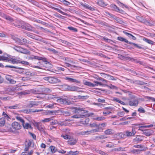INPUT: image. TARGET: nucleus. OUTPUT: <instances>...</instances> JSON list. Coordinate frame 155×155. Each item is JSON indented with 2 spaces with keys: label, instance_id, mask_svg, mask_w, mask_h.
I'll list each match as a JSON object with an SVG mask.
<instances>
[{
  "label": "nucleus",
  "instance_id": "obj_1",
  "mask_svg": "<svg viewBox=\"0 0 155 155\" xmlns=\"http://www.w3.org/2000/svg\"><path fill=\"white\" fill-rule=\"evenodd\" d=\"M14 25L18 28H21L30 31H33L38 34V31H35L34 27L28 23L26 22L21 20L16 21L15 23H13Z\"/></svg>",
  "mask_w": 155,
  "mask_h": 155
},
{
  "label": "nucleus",
  "instance_id": "obj_2",
  "mask_svg": "<svg viewBox=\"0 0 155 155\" xmlns=\"http://www.w3.org/2000/svg\"><path fill=\"white\" fill-rule=\"evenodd\" d=\"M73 109L72 112L74 113H77L78 114L72 116H71V118H82L84 117L85 116L84 115L81 114H80V113L82 110V108L80 107L77 108L76 107H74Z\"/></svg>",
  "mask_w": 155,
  "mask_h": 155
},
{
  "label": "nucleus",
  "instance_id": "obj_3",
  "mask_svg": "<svg viewBox=\"0 0 155 155\" xmlns=\"http://www.w3.org/2000/svg\"><path fill=\"white\" fill-rule=\"evenodd\" d=\"M139 102L137 98L135 96H132V97L128 100V104L130 106H137Z\"/></svg>",
  "mask_w": 155,
  "mask_h": 155
},
{
  "label": "nucleus",
  "instance_id": "obj_4",
  "mask_svg": "<svg viewBox=\"0 0 155 155\" xmlns=\"http://www.w3.org/2000/svg\"><path fill=\"white\" fill-rule=\"evenodd\" d=\"M8 55L6 56L5 55L1 56V61H3L12 63L14 64L13 61H14L15 57L9 58Z\"/></svg>",
  "mask_w": 155,
  "mask_h": 155
},
{
  "label": "nucleus",
  "instance_id": "obj_5",
  "mask_svg": "<svg viewBox=\"0 0 155 155\" xmlns=\"http://www.w3.org/2000/svg\"><path fill=\"white\" fill-rule=\"evenodd\" d=\"M45 80L48 81L49 83L54 84L61 82L59 79L53 77H47L45 78Z\"/></svg>",
  "mask_w": 155,
  "mask_h": 155
},
{
  "label": "nucleus",
  "instance_id": "obj_6",
  "mask_svg": "<svg viewBox=\"0 0 155 155\" xmlns=\"http://www.w3.org/2000/svg\"><path fill=\"white\" fill-rule=\"evenodd\" d=\"M13 62L14 64L21 63L25 65H28L29 64V63L28 62L24 61H21L19 58H18L15 57V58L14 61H13Z\"/></svg>",
  "mask_w": 155,
  "mask_h": 155
},
{
  "label": "nucleus",
  "instance_id": "obj_7",
  "mask_svg": "<svg viewBox=\"0 0 155 155\" xmlns=\"http://www.w3.org/2000/svg\"><path fill=\"white\" fill-rule=\"evenodd\" d=\"M11 126L12 128L15 130H19L22 127V126L21 124L16 121H14L12 122Z\"/></svg>",
  "mask_w": 155,
  "mask_h": 155
},
{
  "label": "nucleus",
  "instance_id": "obj_8",
  "mask_svg": "<svg viewBox=\"0 0 155 155\" xmlns=\"http://www.w3.org/2000/svg\"><path fill=\"white\" fill-rule=\"evenodd\" d=\"M35 125L40 131L42 132L45 134V129L44 126L42 124L36 122L35 123Z\"/></svg>",
  "mask_w": 155,
  "mask_h": 155
},
{
  "label": "nucleus",
  "instance_id": "obj_9",
  "mask_svg": "<svg viewBox=\"0 0 155 155\" xmlns=\"http://www.w3.org/2000/svg\"><path fill=\"white\" fill-rule=\"evenodd\" d=\"M64 79L71 83H73L75 84H80L81 83V81L80 80L69 77H65Z\"/></svg>",
  "mask_w": 155,
  "mask_h": 155
},
{
  "label": "nucleus",
  "instance_id": "obj_10",
  "mask_svg": "<svg viewBox=\"0 0 155 155\" xmlns=\"http://www.w3.org/2000/svg\"><path fill=\"white\" fill-rule=\"evenodd\" d=\"M136 17L137 20L141 22L146 24L149 23L146 19L141 16H137Z\"/></svg>",
  "mask_w": 155,
  "mask_h": 155
},
{
  "label": "nucleus",
  "instance_id": "obj_11",
  "mask_svg": "<svg viewBox=\"0 0 155 155\" xmlns=\"http://www.w3.org/2000/svg\"><path fill=\"white\" fill-rule=\"evenodd\" d=\"M77 142L76 139L70 137L68 141V143L71 145H72L75 144Z\"/></svg>",
  "mask_w": 155,
  "mask_h": 155
},
{
  "label": "nucleus",
  "instance_id": "obj_12",
  "mask_svg": "<svg viewBox=\"0 0 155 155\" xmlns=\"http://www.w3.org/2000/svg\"><path fill=\"white\" fill-rule=\"evenodd\" d=\"M110 7L114 9V10L115 11L121 13L123 12V11L119 9L116 5L114 4H111L110 5Z\"/></svg>",
  "mask_w": 155,
  "mask_h": 155
},
{
  "label": "nucleus",
  "instance_id": "obj_13",
  "mask_svg": "<svg viewBox=\"0 0 155 155\" xmlns=\"http://www.w3.org/2000/svg\"><path fill=\"white\" fill-rule=\"evenodd\" d=\"M67 89L69 91H78L79 88L77 87L73 86H68Z\"/></svg>",
  "mask_w": 155,
  "mask_h": 155
},
{
  "label": "nucleus",
  "instance_id": "obj_14",
  "mask_svg": "<svg viewBox=\"0 0 155 155\" xmlns=\"http://www.w3.org/2000/svg\"><path fill=\"white\" fill-rule=\"evenodd\" d=\"M38 102L35 101H30L29 104L28 105V107L29 108H31L38 105Z\"/></svg>",
  "mask_w": 155,
  "mask_h": 155
},
{
  "label": "nucleus",
  "instance_id": "obj_15",
  "mask_svg": "<svg viewBox=\"0 0 155 155\" xmlns=\"http://www.w3.org/2000/svg\"><path fill=\"white\" fill-rule=\"evenodd\" d=\"M22 125L25 129H28L29 128L32 129L31 125L28 123H25V121H24V123L22 124Z\"/></svg>",
  "mask_w": 155,
  "mask_h": 155
},
{
  "label": "nucleus",
  "instance_id": "obj_16",
  "mask_svg": "<svg viewBox=\"0 0 155 155\" xmlns=\"http://www.w3.org/2000/svg\"><path fill=\"white\" fill-rule=\"evenodd\" d=\"M77 134L80 136H86L90 134L89 131L78 132Z\"/></svg>",
  "mask_w": 155,
  "mask_h": 155
},
{
  "label": "nucleus",
  "instance_id": "obj_17",
  "mask_svg": "<svg viewBox=\"0 0 155 155\" xmlns=\"http://www.w3.org/2000/svg\"><path fill=\"white\" fill-rule=\"evenodd\" d=\"M58 111L61 113L62 114L65 116H69L71 115L70 112L67 111H65L63 110H58Z\"/></svg>",
  "mask_w": 155,
  "mask_h": 155
},
{
  "label": "nucleus",
  "instance_id": "obj_18",
  "mask_svg": "<svg viewBox=\"0 0 155 155\" xmlns=\"http://www.w3.org/2000/svg\"><path fill=\"white\" fill-rule=\"evenodd\" d=\"M6 80L8 81L9 83L11 84H15L16 82L15 81L11 78V76L9 75L6 76Z\"/></svg>",
  "mask_w": 155,
  "mask_h": 155
},
{
  "label": "nucleus",
  "instance_id": "obj_19",
  "mask_svg": "<svg viewBox=\"0 0 155 155\" xmlns=\"http://www.w3.org/2000/svg\"><path fill=\"white\" fill-rule=\"evenodd\" d=\"M107 136L103 135H100L96 136L94 137V140H99L101 139H104L107 138Z\"/></svg>",
  "mask_w": 155,
  "mask_h": 155
},
{
  "label": "nucleus",
  "instance_id": "obj_20",
  "mask_svg": "<svg viewBox=\"0 0 155 155\" xmlns=\"http://www.w3.org/2000/svg\"><path fill=\"white\" fill-rule=\"evenodd\" d=\"M84 84L90 87H94L96 86L97 84H94L91 82L86 81L84 82Z\"/></svg>",
  "mask_w": 155,
  "mask_h": 155
},
{
  "label": "nucleus",
  "instance_id": "obj_21",
  "mask_svg": "<svg viewBox=\"0 0 155 155\" xmlns=\"http://www.w3.org/2000/svg\"><path fill=\"white\" fill-rule=\"evenodd\" d=\"M152 133V130H144L143 131V134L147 136H150Z\"/></svg>",
  "mask_w": 155,
  "mask_h": 155
},
{
  "label": "nucleus",
  "instance_id": "obj_22",
  "mask_svg": "<svg viewBox=\"0 0 155 155\" xmlns=\"http://www.w3.org/2000/svg\"><path fill=\"white\" fill-rule=\"evenodd\" d=\"M123 32L129 38H132V39L134 40H136V38L131 34H130L125 31H123Z\"/></svg>",
  "mask_w": 155,
  "mask_h": 155
},
{
  "label": "nucleus",
  "instance_id": "obj_23",
  "mask_svg": "<svg viewBox=\"0 0 155 155\" xmlns=\"http://www.w3.org/2000/svg\"><path fill=\"white\" fill-rule=\"evenodd\" d=\"M79 153V152L77 151H70L68 152L66 154L68 155H78Z\"/></svg>",
  "mask_w": 155,
  "mask_h": 155
},
{
  "label": "nucleus",
  "instance_id": "obj_24",
  "mask_svg": "<svg viewBox=\"0 0 155 155\" xmlns=\"http://www.w3.org/2000/svg\"><path fill=\"white\" fill-rule=\"evenodd\" d=\"M51 8L56 11L58 12H59L61 14H62L63 15H67V13L62 12V11L60 9H59L58 8H57L56 7H51Z\"/></svg>",
  "mask_w": 155,
  "mask_h": 155
},
{
  "label": "nucleus",
  "instance_id": "obj_25",
  "mask_svg": "<svg viewBox=\"0 0 155 155\" xmlns=\"http://www.w3.org/2000/svg\"><path fill=\"white\" fill-rule=\"evenodd\" d=\"M63 59L64 60H65L67 61L68 62L73 64H75V62L71 58L64 57L63 58Z\"/></svg>",
  "mask_w": 155,
  "mask_h": 155
},
{
  "label": "nucleus",
  "instance_id": "obj_26",
  "mask_svg": "<svg viewBox=\"0 0 155 155\" xmlns=\"http://www.w3.org/2000/svg\"><path fill=\"white\" fill-rule=\"evenodd\" d=\"M54 120V117H51L48 118H45L44 119L42 120L41 122L43 123L48 122Z\"/></svg>",
  "mask_w": 155,
  "mask_h": 155
},
{
  "label": "nucleus",
  "instance_id": "obj_27",
  "mask_svg": "<svg viewBox=\"0 0 155 155\" xmlns=\"http://www.w3.org/2000/svg\"><path fill=\"white\" fill-rule=\"evenodd\" d=\"M57 101L58 103L62 104H66L67 103L66 100L63 98H59L57 100Z\"/></svg>",
  "mask_w": 155,
  "mask_h": 155
},
{
  "label": "nucleus",
  "instance_id": "obj_28",
  "mask_svg": "<svg viewBox=\"0 0 155 155\" xmlns=\"http://www.w3.org/2000/svg\"><path fill=\"white\" fill-rule=\"evenodd\" d=\"M49 148L51 150V152L53 153H54L58 151V149L54 146H50Z\"/></svg>",
  "mask_w": 155,
  "mask_h": 155
},
{
  "label": "nucleus",
  "instance_id": "obj_29",
  "mask_svg": "<svg viewBox=\"0 0 155 155\" xmlns=\"http://www.w3.org/2000/svg\"><path fill=\"white\" fill-rule=\"evenodd\" d=\"M143 40L146 42L151 45H154L155 43V42L152 41L146 38H143Z\"/></svg>",
  "mask_w": 155,
  "mask_h": 155
},
{
  "label": "nucleus",
  "instance_id": "obj_30",
  "mask_svg": "<svg viewBox=\"0 0 155 155\" xmlns=\"http://www.w3.org/2000/svg\"><path fill=\"white\" fill-rule=\"evenodd\" d=\"M117 3L119 5V6L122 8L125 7L126 8H128V7L127 5H126L124 4L123 3H121L118 0H117L116 1Z\"/></svg>",
  "mask_w": 155,
  "mask_h": 155
},
{
  "label": "nucleus",
  "instance_id": "obj_31",
  "mask_svg": "<svg viewBox=\"0 0 155 155\" xmlns=\"http://www.w3.org/2000/svg\"><path fill=\"white\" fill-rule=\"evenodd\" d=\"M30 51L25 48H21L20 53L24 54H27L30 53Z\"/></svg>",
  "mask_w": 155,
  "mask_h": 155
},
{
  "label": "nucleus",
  "instance_id": "obj_32",
  "mask_svg": "<svg viewBox=\"0 0 155 155\" xmlns=\"http://www.w3.org/2000/svg\"><path fill=\"white\" fill-rule=\"evenodd\" d=\"M104 133L107 135H111L113 134V130L111 129H108L104 131Z\"/></svg>",
  "mask_w": 155,
  "mask_h": 155
},
{
  "label": "nucleus",
  "instance_id": "obj_33",
  "mask_svg": "<svg viewBox=\"0 0 155 155\" xmlns=\"http://www.w3.org/2000/svg\"><path fill=\"white\" fill-rule=\"evenodd\" d=\"M56 104H57L55 103H53L51 104H47L46 107L50 109H53L55 108L56 107Z\"/></svg>",
  "mask_w": 155,
  "mask_h": 155
},
{
  "label": "nucleus",
  "instance_id": "obj_34",
  "mask_svg": "<svg viewBox=\"0 0 155 155\" xmlns=\"http://www.w3.org/2000/svg\"><path fill=\"white\" fill-rule=\"evenodd\" d=\"M117 39L119 41H121L124 42L127 44H128V43H129V42L126 39L121 37H118L117 38Z\"/></svg>",
  "mask_w": 155,
  "mask_h": 155
},
{
  "label": "nucleus",
  "instance_id": "obj_35",
  "mask_svg": "<svg viewBox=\"0 0 155 155\" xmlns=\"http://www.w3.org/2000/svg\"><path fill=\"white\" fill-rule=\"evenodd\" d=\"M5 118L2 117L0 118V127H2L3 126L5 123Z\"/></svg>",
  "mask_w": 155,
  "mask_h": 155
},
{
  "label": "nucleus",
  "instance_id": "obj_36",
  "mask_svg": "<svg viewBox=\"0 0 155 155\" xmlns=\"http://www.w3.org/2000/svg\"><path fill=\"white\" fill-rule=\"evenodd\" d=\"M105 119V118L104 117L102 116L95 117L94 118V120L98 121H102Z\"/></svg>",
  "mask_w": 155,
  "mask_h": 155
},
{
  "label": "nucleus",
  "instance_id": "obj_37",
  "mask_svg": "<svg viewBox=\"0 0 155 155\" xmlns=\"http://www.w3.org/2000/svg\"><path fill=\"white\" fill-rule=\"evenodd\" d=\"M133 83L140 85H144L147 84V83L140 81H135L134 82H133Z\"/></svg>",
  "mask_w": 155,
  "mask_h": 155
},
{
  "label": "nucleus",
  "instance_id": "obj_38",
  "mask_svg": "<svg viewBox=\"0 0 155 155\" xmlns=\"http://www.w3.org/2000/svg\"><path fill=\"white\" fill-rule=\"evenodd\" d=\"M42 91L45 94H46L51 92V90L48 88H44L42 89Z\"/></svg>",
  "mask_w": 155,
  "mask_h": 155
},
{
  "label": "nucleus",
  "instance_id": "obj_39",
  "mask_svg": "<svg viewBox=\"0 0 155 155\" xmlns=\"http://www.w3.org/2000/svg\"><path fill=\"white\" fill-rule=\"evenodd\" d=\"M2 116L4 117V118H5L8 120H10L11 118L9 116H8L5 112H3L2 113Z\"/></svg>",
  "mask_w": 155,
  "mask_h": 155
},
{
  "label": "nucleus",
  "instance_id": "obj_40",
  "mask_svg": "<svg viewBox=\"0 0 155 155\" xmlns=\"http://www.w3.org/2000/svg\"><path fill=\"white\" fill-rule=\"evenodd\" d=\"M98 4L101 6H106V4L102 0H98L97 2Z\"/></svg>",
  "mask_w": 155,
  "mask_h": 155
},
{
  "label": "nucleus",
  "instance_id": "obj_41",
  "mask_svg": "<svg viewBox=\"0 0 155 155\" xmlns=\"http://www.w3.org/2000/svg\"><path fill=\"white\" fill-rule=\"evenodd\" d=\"M15 118L18 121L22 123V124L24 123L25 120L22 119V117L19 116H16L15 117Z\"/></svg>",
  "mask_w": 155,
  "mask_h": 155
},
{
  "label": "nucleus",
  "instance_id": "obj_42",
  "mask_svg": "<svg viewBox=\"0 0 155 155\" xmlns=\"http://www.w3.org/2000/svg\"><path fill=\"white\" fill-rule=\"evenodd\" d=\"M143 140L142 137L140 136H137L134 139V140L135 142H140Z\"/></svg>",
  "mask_w": 155,
  "mask_h": 155
},
{
  "label": "nucleus",
  "instance_id": "obj_43",
  "mask_svg": "<svg viewBox=\"0 0 155 155\" xmlns=\"http://www.w3.org/2000/svg\"><path fill=\"white\" fill-rule=\"evenodd\" d=\"M12 99V98L9 97H0V99L4 101H6L7 100H9Z\"/></svg>",
  "mask_w": 155,
  "mask_h": 155
},
{
  "label": "nucleus",
  "instance_id": "obj_44",
  "mask_svg": "<svg viewBox=\"0 0 155 155\" xmlns=\"http://www.w3.org/2000/svg\"><path fill=\"white\" fill-rule=\"evenodd\" d=\"M18 106V104H15L13 106H7V108L10 109H14L17 108Z\"/></svg>",
  "mask_w": 155,
  "mask_h": 155
},
{
  "label": "nucleus",
  "instance_id": "obj_45",
  "mask_svg": "<svg viewBox=\"0 0 155 155\" xmlns=\"http://www.w3.org/2000/svg\"><path fill=\"white\" fill-rule=\"evenodd\" d=\"M106 147L109 148H113L115 147L114 144L112 142H109L106 145Z\"/></svg>",
  "mask_w": 155,
  "mask_h": 155
},
{
  "label": "nucleus",
  "instance_id": "obj_46",
  "mask_svg": "<svg viewBox=\"0 0 155 155\" xmlns=\"http://www.w3.org/2000/svg\"><path fill=\"white\" fill-rule=\"evenodd\" d=\"M13 48L17 51L20 52L21 47L19 46H15L13 47Z\"/></svg>",
  "mask_w": 155,
  "mask_h": 155
},
{
  "label": "nucleus",
  "instance_id": "obj_47",
  "mask_svg": "<svg viewBox=\"0 0 155 155\" xmlns=\"http://www.w3.org/2000/svg\"><path fill=\"white\" fill-rule=\"evenodd\" d=\"M47 96L48 97L49 99H53L57 97L56 95H53L50 94H48Z\"/></svg>",
  "mask_w": 155,
  "mask_h": 155
},
{
  "label": "nucleus",
  "instance_id": "obj_48",
  "mask_svg": "<svg viewBox=\"0 0 155 155\" xmlns=\"http://www.w3.org/2000/svg\"><path fill=\"white\" fill-rule=\"evenodd\" d=\"M99 128H97L90 130L89 131L90 134H91V133H94L96 132H99Z\"/></svg>",
  "mask_w": 155,
  "mask_h": 155
},
{
  "label": "nucleus",
  "instance_id": "obj_49",
  "mask_svg": "<svg viewBox=\"0 0 155 155\" xmlns=\"http://www.w3.org/2000/svg\"><path fill=\"white\" fill-rule=\"evenodd\" d=\"M68 28L74 32H76L78 31V30L76 28L72 27L69 26L68 27Z\"/></svg>",
  "mask_w": 155,
  "mask_h": 155
},
{
  "label": "nucleus",
  "instance_id": "obj_50",
  "mask_svg": "<svg viewBox=\"0 0 155 155\" xmlns=\"http://www.w3.org/2000/svg\"><path fill=\"white\" fill-rule=\"evenodd\" d=\"M5 68H14L16 69H22V68H21L20 67H18L16 66H12V65H6L5 66Z\"/></svg>",
  "mask_w": 155,
  "mask_h": 155
},
{
  "label": "nucleus",
  "instance_id": "obj_51",
  "mask_svg": "<svg viewBox=\"0 0 155 155\" xmlns=\"http://www.w3.org/2000/svg\"><path fill=\"white\" fill-rule=\"evenodd\" d=\"M107 75L108 77V79L109 80L115 81L117 80L116 78L113 76L109 75Z\"/></svg>",
  "mask_w": 155,
  "mask_h": 155
},
{
  "label": "nucleus",
  "instance_id": "obj_52",
  "mask_svg": "<svg viewBox=\"0 0 155 155\" xmlns=\"http://www.w3.org/2000/svg\"><path fill=\"white\" fill-rule=\"evenodd\" d=\"M107 86L109 88L111 89L117 90L118 89V87H117L113 85L112 84H110L108 85Z\"/></svg>",
  "mask_w": 155,
  "mask_h": 155
},
{
  "label": "nucleus",
  "instance_id": "obj_53",
  "mask_svg": "<svg viewBox=\"0 0 155 155\" xmlns=\"http://www.w3.org/2000/svg\"><path fill=\"white\" fill-rule=\"evenodd\" d=\"M48 51H50L53 53H54V54H57L58 53V52L56 51L55 49L53 48H48L47 49Z\"/></svg>",
  "mask_w": 155,
  "mask_h": 155
},
{
  "label": "nucleus",
  "instance_id": "obj_54",
  "mask_svg": "<svg viewBox=\"0 0 155 155\" xmlns=\"http://www.w3.org/2000/svg\"><path fill=\"white\" fill-rule=\"evenodd\" d=\"M33 58H34L35 59H37L39 60H43L45 61H46L45 59H43L42 58L37 56H33Z\"/></svg>",
  "mask_w": 155,
  "mask_h": 155
},
{
  "label": "nucleus",
  "instance_id": "obj_55",
  "mask_svg": "<svg viewBox=\"0 0 155 155\" xmlns=\"http://www.w3.org/2000/svg\"><path fill=\"white\" fill-rule=\"evenodd\" d=\"M125 113L124 111H120L117 112V115L119 117H122L124 116Z\"/></svg>",
  "mask_w": 155,
  "mask_h": 155
},
{
  "label": "nucleus",
  "instance_id": "obj_56",
  "mask_svg": "<svg viewBox=\"0 0 155 155\" xmlns=\"http://www.w3.org/2000/svg\"><path fill=\"white\" fill-rule=\"evenodd\" d=\"M52 121H51L50 123V125H56L58 124V122L57 120H53Z\"/></svg>",
  "mask_w": 155,
  "mask_h": 155
},
{
  "label": "nucleus",
  "instance_id": "obj_57",
  "mask_svg": "<svg viewBox=\"0 0 155 155\" xmlns=\"http://www.w3.org/2000/svg\"><path fill=\"white\" fill-rule=\"evenodd\" d=\"M90 126L91 127H95L96 128H99V125L95 123H93L90 124Z\"/></svg>",
  "mask_w": 155,
  "mask_h": 155
},
{
  "label": "nucleus",
  "instance_id": "obj_58",
  "mask_svg": "<svg viewBox=\"0 0 155 155\" xmlns=\"http://www.w3.org/2000/svg\"><path fill=\"white\" fill-rule=\"evenodd\" d=\"M32 112V109H25L23 110L24 113L26 114H29Z\"/></svg>",
  "mask_w": 155,
  "mask_h": 155
},
{
  "label": "nucleus",
  "instance_id": "obj_59",
  "mask_svg": "<svg viewBox=\"0 0 155 155\" xmlns=\"http://www.w3.org/2000/svg\"><path fill=\"white\" fill-rule=\"evenodd\" d=\"M128 44H130V45H133L134 46H135L136 47H137L138 48H141V47L140 46H139L137 44L134 43H132V42L129 41Z\"/></svg>",
  "mask_w": 155,
  "mask_h": 155
},
{
  "label": "nucleus",
  "instance_id": "obj_60",
  "mask_svg": "<svg viewBox=\"0 0 155 155\" xmlns=\"http://www.w3.org/2000/svg\"><path fill=\"white\" fill-rule=\"evenodd\" d=\"M125 135L127 137H130L132 136V133L131 132L127 130L125 132Z\"/></svg>",
  "mask_w": 155,
  "mask_h": 155
},
{
  "label": "nucleus",
  "instance_id": "obj_61",
  "mask_svg": "<svg viewBox=\"0 0 155 155\" xmlns=\"http://www.w3.org/2000/svg\"><path fill=\"white\" fill-rule=\"evenodd\" d=\"M16 41L18 44H19V45H23L24 43H23L22 42L21 39L19 38H17V39L16 40Z\"/></svg>",
  "mask_w": 155,
  "mask_h": 155
},
{
  "label": "nucleus",
  "instance_id": "obj_62",
  "mask_svg": "<svg viewBox=\"0 0 155 155\" xmlns=\"http://www.w3.org/2000/svg\"><path fill=\"white\" fill-rule=\"evenodd\" d=\"M26 35L29 37L32 38H34V36L31 33L29 32H27L26 33Z\"/></svg>",
  "mask_w": 155,
  "mask_h": 155
},
{
  "label": "nucleus",
  "instance_id": "obj_63",
  "mask_svg": "<svg viewBox=\"0 0 155 155\" xmlns=\"http://www.w3.org/2000/svg\"><path fill=\"white\" fill-rule=\"evenodd\" d=\"M61 137H63L64 139L65 140L69 139V138L70 137V136L68 135H61Z\"/></svg>",
  "mask_w": 155,
  "mask_h": 155
},
{
  "label": "nucleus",
  "instance_id": "obj_64",
  "mask_svg": "<svg viewBox=\"0 0 155 155\" xmlns=\"http://www.w3.org/2000/svg\"><path fill=\"white\" fill-rule=\"evenodd\" d=\"M121 58L124 59H126L127 60H130V57L127 55H125L124 56L122 55L120 56Z\"/></svg>",
  "mask_w": 155,
  "mask_h": 155
}]
</instances>
